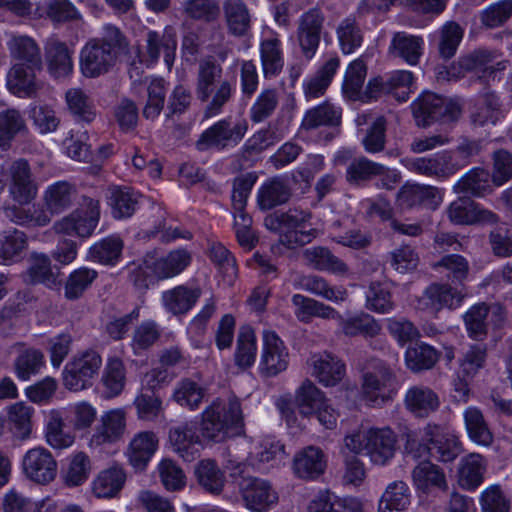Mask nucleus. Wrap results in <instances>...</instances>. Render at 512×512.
I'll list each match as a JSON object with an SVG mask.
<instances>
[{
    "instance_id": "nucleus-1",
    "label": "nucleus",
    "mask_w": 512,
    "mask_h": 512,
    "mask_svg": "<svg viewBox=\"0 0 512 512\" xmlns=\"http://www.w3.org/2000/svg\"><path fill=\"white\" fill-rule=\"evenodd\" d=\"M129 43L120 29L112 24L102 28V36L89 39L80 50L79 68L85 78H98L109 73Z\"/></svg>"
},
{
    "instance_id": "nucleus-2",
    "label": "nucleus",
    "mask_w": 512,
    "mask_h": 512,
    "mask_svg": "<svg viewBox=\"0 0 512 512\" xmlns=\"http://www.w3.org/2000/svg\"><path fill=\"white\" fill-rule=\"evenodd\" d=\"M345 451L364 454L375 465H386L395 455L397 437L390 428L361 425L343 438Z\"/></svg>"
},
{
    "instance_id": "nucleus-3",
    "label": "nucleus",
    "mask_w": 512,
    "mask_h": 512,
    "mask_svg": "<svg viewBox=\"0 0 512 512\" xmlns=\"http://www.w3.org/2000/svg\"><path fill=\"white\" fill-rule=\"evenodd\" d=\"M191 255L185 249H177L166 256H159L156 251L147 252L142 264L130 273V281L140 289H147L155 280L173 278L182 273L190 264Z\"/></svg>"
},
{
    "instance_id": "nucleus-4",
    "label": "nucleus",
    "mask_w": 512,
    "mask_h": 512,
    "mask_svg": "<svg viewBox=\"0 0 512 512\" xmlns=\"http://www.w3.org/2000/svg\"><path fill=\"white\" fill-rule=\"evenodd\" d=\"M242 420L243 414L238 398H216L201 413L199 431L203 439L221 442L232 428L242 423Z\"/></svg>"
},
{
    "instance_id": "nucleus-5",
    "label": "nucleus",
    "mask_w": 512,
    "mask_h": 512,
    "mask_svg": "<svg viewBox=\"0 0 512 512\" xmlns=\"http://www.w3.org/2000/svg\"><path fill=\"white\" fill-rule=\"evenodd\" d=\"M102 366L100 354L88 349L74 354L63 369V385L71 392L90 388Z\"/></svg>"
},
{
    "instance_id": "nucleus-6",
    "label": "nucleus",
    "mask_w": 512,
    "mask_h": 512,
    "mask_svg": "<svg viewBox=\"0 0 512 512\" xmlns=\"http://www.w3.org/2000/svg\"><path fill=\"white\" fill-rule=\"evenodd\" d=\"M99 219V201L85 197L80 208L54 222L52 229L58 235L87 238L94 232Z\"/></svg>"
},
{
    "instance_id": "nucleus-7",
    "label": "nucleus",
    "mask_w": 512,
    "mask_h": 512,
    "mask_svg": "<svg viewBox=\"0 0 512 512\" xmlns=\"http://www.w3.org/2000/svg\"><path fill=\"white\" fill-rule=\"evenodd\" d=\"M247 129L246 121L219 120L200 135L196 148L199 151H207L235 147L244 138Z\"/></svg>"
},
{
    "instance_id": "nucleus-8",
    "label": "nucleus",
    "mask_w": 512,
    "mask_h": 512,
    "mask_svg": "<svg viewBox=\"0 0 512 512\" xmlns=\"http://www.w3.org/2000/svg\"><path fill=\"white\" fill-rule=\"evenodd\" d=\"M127 429V411L114 408L103 412L88 439V447L99 449L123 440Z\"/></svg>"
},
{
    "instance_id": "nucleus-9",
    "label": "nucleus",
    "mask_w": 512,
    "mask_h": 512,
    "mask_svg": "<svg viewBox=\"0 0 512 512\" xmlns=\"http://www.w3.org/2000/svg\"><path fill=\"white\" fill-rule=\"evenodd\" d=\"M312 213L299 207L290 208L279 217V224L284 232L282 243L293 248L305 245L315 239L319 231L311 227Z\"/></svg>"
},
{
    "instance_id": "nucleus-10",
    "label": "nucleus",
    "mask_w": 512,
    "mask_h": 512,
    "mask_svg": "<svg viewBox=\"0 0 512 512\" xmlns=\"http://www.w3.org/2000/svg\"><path fill=\"white\" fill-rule=\"evenodd\" d=\"M466 293L449 284L432 283L416 298L415 307L420 311L437 314L444 308L454 310L461 306Z\"/></svg>"
},
{
    "instance_id": "nucleus-11",
    "label": "nucleus",
    "mask_w": 512,
    "mask_h": 512,
    "mask_svg": "<svg viewBox=\"0 0 512 512\" xmlns=\"http://www.w3.org/2000/svg\"><path fill=\"white\" fill-rule=\"evenodd\" d=\"M288 364L289 352L282 339L271 329L263 330L259 364L261 374L274 377L285 371Z\"/></svg>"
},
{
    "instance_id": "nucleus-12",
    "label": "nucleus",
    "mask_w": 512,
    "mask_h": 512,
    "mask_svg": "<svg viewBox=\"0 0 512 512\" xmlns=\"http://www.w3.org/2000/svg\"><path fill=\"white\" fill-rule=\"evenodd\" d=\"M21 466L25 477L36 484L47 485L57 476V461L44 447L29 449L23 456Z\"/></svg>"
},
{
    "instance_id": "nucleus-13",
    "label": "nucleus",
    "mask_w": 512,
    "mask_h": 512,
    "mask_svg": "<svg viewBox=\"0 0 512 512\" xmlns=\"http://www.w3.org/2000/svg\"><path fill=\"white\" fill-rule=\"evenodd\" d=\"M449 221L454 225H494L499 216L467 197H459L446 208Z\"/></svg>"
},
{
    "instance_id": "nucleus-14",
    "label": "nucleus",
    "mask_w": 512,
    "mask_h": 512,
    "mask_svg": "<svg viewBox=\"0 0 512 512\" xmlns=\"http://www.w3.org/2000/svg\"><path fill=\"white\" fill-rule=\"evenodd\" d=\"M11 199L20 206L30 204L38 194V184L33 177L31 167L27 160L17 159L8 169Z\"/></svg>"
},
{
    "instance_id": "nucleus-15",
    "label": "nucleus",
    "mask_w": 512,
    "mask_h": 512,
    "mask_svg": "<svg viewBox=\"0 0 512 512\" xmlns=\"http://www.w3.org/2000/svg\"><path fill=\"white\" fill-rule=\"evenodd\" d=\"M505 309L498 303H478L464 314V323L470 337L482 340L487 335L488 324L499 326L506 318Z\"/></svg>"
},
{
    "instance_id": "nucleus-16",
    "label": "nucleus",
    "mask_w": 512,
    "mask_h": 512,
    "mask_svg": "<svg viewBox=\"0 0 512 512\" xmlns=\"http://www.w3.org/2000/svg\"><path fill=\"white\" fill-rule=\"evenodd\" d=\"M403 163L407 169L414 173L440 179L451 177L463 166L454 161L453 156L448 152L433 157L405 159Z\"/></svg>"
},
{
    "instance_id": "nucleus-17",
    "label": "nucleus",
    "mask_w": 512,
    "mask_h": 512,
    "mask_svg": "<svg viewBox=\"0 0 512 512\" xmlns=\"http://www.w3.org/2000/svg\"><path fill=\"white\" fill-rule=\"evenodd\" d=\"M240 487L246 507L253 512H266L278 502V493L267 480L243 479Z\"/></svg>"
},
{
    "instance_id": "nucleus-18",
    "label": "nucleus",
    "mask_w": 512,
    "mask_h": 512,
    "mask_svg": "<svg viewBox=\"0 0 512 512\" xmlns=\"http://www.w3.org/2000/svg\"><path fill=\"white\" fill-rule=\"evenodd\" d=\"M177 39L175 31L171 27L165 28L162 33L149 31L146 35V50L143 62L147 65L154 64L163 55L168 69H171L175 59Z\"/></svg>"
},
{
    "instance_id": "nucleus-19",
    "label": "nucleus",
    "mask_w": 512,
    "mask_h": 512,
    "mask_svg": "<svg viewBox=\"0 0 512 512\" xmlns=\"http://www.w3.org/2000/svg\"><path fill=\"white\" fill-rule=\"evenodd\" d=\"M444 200V189L421 184H406L397 194L399 206L413 208L422 206L436 210Z\"/></svg>"
},
{
    "instance_id": "nucleus-20",
    "label": "nucleus",
    "mask_w": 512,
    "mask_h": 512,
    "mask_svg": "<svg viewBox=\"0 0 512 512\" xmlns=\"http://www.w3.org/2000/svg\"><path fill=\"white\" fill-rule=\"evenodd\" d=\"M44 58L48 73L55 79L70 76L73 72V50L57 39L49 38L44 45Z\"/></svg>"
},
{
    "instance_id": "nucleus-21",
    "label": "nucleus",
    "mask_w": 512,
    "mask_h": 512,
    "mask_svg": "<svg viewBox=\"0 0 512 512\" xmlns=\"http://www.w3.org/2000/svg\"><path fill=\"white\" fill-rule=\"evenodd\" d=\"M201 433L194 422H183L169 431V442L184 461L190 462L199 455L197 445L201 444Z\"/></svg>"
},
{
    "instance_id": "nucleus-22",
    "label": "nucleus",
    "mask_w": 512,
    "mask_h": 512,
    "mask_svg": "<svg viewBox=\"0 0 512 512\" xmlns=\"http://www.w3.org/2000/svg\"><path fill=\"white\" fill-rule=\"evenodd\" d=\"M326 466V456L317 446H307L297 452L292 463L293 473L303 480L319 478L325 472Z\"/></svg>"
},
{
    "instance_id": "nucleus-23",
    "label": "nucleus",
    "mask_w": 512,
    "mask_h": 512,
    "mask_svg": "<svg viewBox=\"0 0 512 512\" xmlns=\"http://www.w3.org/2000/svg\"><path fill=\"white\" fill-rule=\"evenodd\" d=\"M36 71H39L38 68L29 64H13L6 77L7 89L21 98L33 97L40 88L36 79Z\"/></svg>"
},
{
    "instance_id": "nucleus-24",
    "label": "nucleus",
    "mask_w": 512,
    "mask_h": 512,
    "mask_svg": "<svg viewBox=\"0 0 512 512\" xmlns=\"http://www.w3.org/2000/svg\"><path fill=\"white\" fill-rule=\"evenodd\" d=\"M323 21L324 17L317 9L307 11L300 18L297 38L307 59H311L317 50Z\"/></svg>"
},
{
    "instance_id": "nucleus-25",
    "label": "nucleus",
    "mask_w": 512,
    "mask_h": 512,
    "mask_svg": "<svg viewBox=\"0 0 512 512\" xmlns=\"http://www.w3.org/2000/svg\"><path fill=\"white\" fill-rule=\"evenodd\" d=\"M127 480L125 469L114 464L97 473L91 483L93 495L99 499H111L117 497L122 491Z\"/></svg>"
},
{
    "instance_id": "nucleus-26",
    "label": "nucleus",
    "mask_w": 512,
    "mask_h": 512,
    "mask_svg": "<svg viewBox=\"0 0 512 512\" xmlns=\"http://www.w3.org/2000/svg\"><path fill=\"white\" fill-rule=\"evenodd\" d=\"M405 408L416 418H427L440 407L438 394L428 386H411L404 396Z\"/></svg>"
},
{
    "instance_id": "nucleus-27",
    "label": "nucleus",
    "mask_w": 512,
    "mask_h": 512,
    "mask_svg": "<svg viewBox=\"0 0 512 512\" xmlns=\"http://www.w3.org/2000/svg\"><path fill=\"white\" fill-rule=\"evenodd\" d=\"M159 440L154 432L136 433L130 440L126 455L131 466L136 470H144L158 449Z\"/></svg>"
},
{
    "instance_id": "nucleus-28",
    "label": "nucleus",
    "mask_w": 512,
    "mask_h": 512,
    "mask_svg": "<svg viewBox=\"0 0 512 512\" xmlns=\"http://www.w3.org/2000/svg\"><path fill=\"white\" fill-rule=\"evenodd\" d=\"M309 364L312 376L327 387L337 385L345 375V365L336 356L327 352L313 355Z\"/></svg>"
},
{
    "instance_id": "nucleus-29",
    "label": "nucleus",
    "mask_w": 512,
    "mask_h": 512,
    "mask_svg": "<svg viewBox=\"0 0 512 512\" xmlns=\"http://www.w3.org/2000/svg\"><path fill=\"white\" fill-rule=\"evenodd\" d=\"M7 48L11 58L16 63H23L43 68L42 52L36 40L28 35L11 34L7 41Z\"/></svg>"
},
{
    "instance_id": "nucleus-30",
    "label": "nucleus",
    "mask_w": 512,
    "mask_h": 512,
    "mask_svg": "<svg viewBox=\"0 0 512 512\" xmlns=\"http://www.w3.org/2000/svg\"><path fill=\"white\" fill-rule=\"evenodd\" d=\"M487 461L477 453L464 456L457 467V483L467 491L477 489L484 481Z\"/></svg>"
},
{
    "instance_id": "nucleus-31",
    "label": "nucleus",
    "mask_w": 512,
    "mask_h": 512,
    "mask_svg": "<svg viewBox=\"0 0 512 512\" xmlns=\"http://www.w3.org/2000/svg\"><path fill=\"white\" fill-rule=\"evenodd\" d=\"M414 486L418 491L429 494L433 490L447 491L448 482L445 472L430 461L420 462L412 471Z\"/></svg>"
},
{
    "instance_id": "nucleus-32",
    "label": "nucleus",
    "mask_w": 512,
    "mask_h": 512,
    "mask_svg": "<svg viewBox=\"0 0 512 512\" xmlns=\"http://www.w3.org/2000/svg\"><path fill=\"white\" fill-rule=\"evenodd\" d=\"M305 263L312 269L344 276L349 273L348 265L335 256L327 247L313 246L302 253Z\"/></svg>"
},
{
    "instance_id": "nucleus-33",
    "label": "nucleus",
    "mask_w": 512,
    "mask_h": 512,
    "mask_svg": "<svg viewBox=\"0 0 512 512\" xmlns=\"http://www.w3.org/2000/svg\"><path fill=\"white\" fill-rule=\"evenodd\" d=\"M77 197L75 185L68 181H57L44 190L43 203L52 213L60 214L73 206Z\"/></svg>"
},
{
    "instance_id": "nucleus-34",
    "label": "nucleus",
    "mask_w": 512,
    "mask_h": 512,
    "mask_svg": "<svg viewBox=\"0 0 512 512\" xmlns=\"http://www.w3.org/2000/svg\"><path fill=\"white\" fill-rule=\"evenodd\" d=\"M228 80L223 79V69L214 59L201 60L198 65L196 95L202 102H207L211 97L213 87Z\"/></svg>"
},
{
    "instance_id": "nucleus-35",
    "label": "nucleus",
    "mask_w": 512,
    "mask_h": 512,
    "mask_svg": "<svg viewBox=\"0 0 512 512\" xmlns=\"http://www.w3.org/2000/svg\"><path fill=\"white\" fill-rule=\"evenodd\" d=\"M424 40L420 36L406 32L393 35L389 46V54L404 60L409 65H417L423 53Z\"/></svg>"
},
{
    "instance_id": "nucleus-36",
    "label": "nucleus",
    "mask_w": 512,
    "mask_h": 512,
    "mask_svg": "<svg viewBox=\"0 0 512 512\" xmlns=\"http://www.w3.org/2000/svg\"><path fill=\"white\" fill-rule=\"evenodd\" d=\"M202 290L200 287H188L179 285L167 290L162 295L164 307L171 313L185 314L196 304L201 297Z\"/></svg>"
},
{
    "instance_id": "nucleus-37",
    "label": "nucleus",
    "mask_w": 512,
    "mask_h": 512,
    "mask_svg": "<svg viewBox=\"0 0 512 512\" xmlns=\"http://www.w3.org/2000/svg\"><path fill=\"white\" fill-rule=\"evenodd\" d=\"M45 439L48 445L54 449H66L75 442V435L66 430L62 412L58 409H51L47 412Z\"/></svg>"
},
{
    "instance_id": "nucleus-38",
    "label": "nucleus",
    "mask_w": 512,
    "mask_h": 512,
    "mask_svg": "<svg viewBox=\"0 0 512 512\" xmlns=\"http://www.w3.org/2000/svg\"><path fill=\"white\" fill-rule=\"evenodd\" d=\"M28 133L26 120L20 110L7 108L0 111V148L10 149L13 140Z\"/></svg>"
},
{
    "instance_id": "nucleus-39",
    "label": "nucleus",
    "mask_w": 512,
    "mask_h": 512,
    "mask_svg": "<svg viewBox=\"0 0 512 512\" xmlns=\"http://www.w3.org/2000/svg\"><path fill=\"white\" fill-rule=\"evenodd\" d=\"M393 374L381 360H371L363 375L364 394L376 401L377 396L386 389L391 382Z\"/></svg>"
},
{
    "instance_id": "nucleus-40",
    "label": "nucleus",
    "mask_w": 512,
    "mask_h": 512,
    "mask_svg": "<svg viewBox=\"0 0 512 512\" xmlns=\"http://www.w3.org/2000/svg\"><path fill=\"white\" fill-rule=\"evenodd\" d=\"M340 66L337 56L329 57L319 70L304 83V95L307 100L323 96Z\"/></svg>"
},
{
    "instance_id": "nucleus-41",
    "label": "nucleus",
    "mask_w": 512,
    "mask_h": 512,
    "mask_svg": "<svg viewBox=\"0 0 512 512\" xmlns=\"http://www.w3.org/2000/svg\"><path fill=\"white\" fill-rule=\"evenodd\" d=\"M140 194L129 187L113 186L109 189L108 204L116 219L131 217L138 208Z\"/></svg>"
},
{
    "instance_id": "nucleus-42",
    "label": "nucleus",
    "mask_w": 512,
    "mask_h": 512,
    "mask_svg": "<svg viewBox=\"0 0 512 512\" xmlns=\"http://www.w3.org/2000/svg\"><path fill=\"white\" fill-rule=\"evenodd\" d=\"M300 287L335 304L345 302L349 296L347 289L343 286H332L326 279L317 275L303 277L300 280Z\"/></svg>"
},
{
    "instance_id": "nucleus-43",
    "label": "nucleus",
    "mask_w": 512,
    "mask_h": 512,
    "mask_svg": "<svg viewBox=\"0 0 512 512\" xmlns=\"http://www.w3.org/2000/svg\"><path fill=\"white\" fill-rule=\"evenodd\" d=\"M460 64L467 72H475L480 80L494 79L495 73L503 69L500 62L494 63L492 55L486 51H474L460 57Z\"/></svg>"
},
{
    "instance_id": "nucleus-44",
    "label": "nucleus",
    "mask_w": 512,
    "mask_h": 512,
    "mask_svg": "<svg viewBox=\"0 0 512 512\" xmlns=\"http://www.w3.org/2000/svg\"><path fill=\"white\" fill-rule=\"evenodd\" d=\"M291 196L287 183L280 177L267 180L259 189L257 201L260 209L270 210L286 203Z\"/></svg>"
},
{
    "instance_id": "nucleus-45",
    "label": "nucleus",
    "mask_w": 512,
    "mask_h": 512,
    "mask_svg": "<svg viewBox=\"0 0 512 512\" xmlns=\"http://www.w3.org/2000/svg\"><path fill=\"white\" fill-rule=\"evenodd\" d=\"M481 101L476 104L470 118L474 126L482 127L486 124H495L501 114V101L495 92L486 89L480 96Z\"/></svg>"
},
{
    "instance_id": "nucleus-46",
    "label": "nucleus",
    "mask_w": 512,
    "mask_h": 512,
    "mask_svg": "<svg viewBox=\"0 0 512 512\" xmlns=\"http://www.w3.org/2000/svg\"><path fill=\"white\" fill-rule=\"evenodd\" d=\"M339 327L345 336L374 337L381 331L378 321L367 313H359L347 318L342 315L338 321Z\"/></svg>"
},
{
    "instance_id": "nucleus-47",
    "label": "nucleus",
    "mask_w": 512,
    "mask_h": 512,
    "mask_svg": "<svg viewBox=\"0 0 512 512\" xmlns=\"http://www.w3.org/2000/svg\"><path fill=\"white\" fill-rule=\"evenodd\" d=\"M327 401L324 392L308 379L302 382L295 393L297 408L304 417H312V414Z\"/></svg>"
},
{
    "instance_id": "nucleus-48",
    "label": "nucleus",
    "mask_w": 512,
    "mask_h": 512,
    "mask_svg": "<svg viewBox=\"0 0 512 512\" xmlns=\"http://www.w3.org/2000/svg\"><path fill=\"white\" fill-rule=\"evenodd\" d=\"M409 504V487L403 481H394L386 487L380 497L378 512H404Z\"/></svg>"
},
{
    "instance_id": "nucleus-49",
    "label": "nucleus",
    "mask_w": 512,
    "mask_h": 512,
    "mask_svg": "<svg viewBox=\"0 0 512 512\" xmlns=\"http://www.w3.org/2000/svg\"><path fill=\"white\" fill-rule=\"evenodd\" d=\"M195 475L199 485L209 493L220 494L226 479L224 472L212 459H203L195 466Z\"/></svg>"
},
{
    "instance_id": "nucleus-50",
    "label": "nucleus",
    "mask_w": 512,
    "mask_h": 512,
    "mask_svg": "<svg viewBox=\"0 0 512 512\" xmlns=\"http://www.w3.org/2000/svg\"><path fill=\"white\" fill-rule=\"evenodd\" d=\"M260 56L265 78L278 76L284 66L283 51L278 38L264 39L260 44Z\"/></svg>"
},
{
    "instance_id": "nucleus-51",
    "label": "nucleus",
    "mask_w": 512,
    "mask_h": 512,
    "mask_svg": "<svg viewBox=\"0 0 512 512\" xmlns=\"http://www.w3.org/2000/svg\"><path fill=\"white\" fill-rule=\"evenodd\" d=\"M223 11L229 31L236 36L245 35L251 26V16L242 0H225Z\"/></svg>"
},
{
    "instance_id": "nucleus-52",
    "label": "nucleus",
    "mask_w": 512,
    "mask_h": 512,
    "mask_svg": "<svg viewBox=\"0 0 512 512\" xmlns=\"http://www.w3.org/2000/svg\"><path fill=\"white\" fill-rule=\"evenodd\" d=\"M442 107L443 98L433 93L421 95L411 105L418 126H426L431 121L440 119L444 113Z\"/></svg>"
},
{
    "instance_id": "nucleus-53",
    "label": "nucleus",
    "mask_w": 512,
    "mask_h": 512,
    "mask_svg": "<svg viewBox=\"0 0 512 512\" xmlns=\"http://www.w3.org/2000/svg\"><path fill=\"white\" fill-rule=\"evenodd\" d=\"M463 416L470 439L479 445L490 446L493 442V434L482 411L477 407H468L465 409Z\"/></svg>"
},
{
    "instance_id": "nucleus-54",
    "label": "nucleus",
    "mask_w": 512,
    "mask_h": 512,
    "mask_svg": "<svg viewBox=\"0 0 512 512\" xmlns=\"http://www.w3.org/2000/svg\"><path fill=\"white\" fill-rule=\"evenodd\" d=\"M92 471L90 457L83 451L71 455L66 469L62 472V480L68 487L84 484Z\"/></svg>"
},
{
    "instance_id": "nucleus-55",
    "label": "nucleus",
    "mask_w": 512,
    "mask_h": 512,
    "mask_svg": "<svg viewBox=\"0 0 512 512\" xmlns=\"http://www.w3.org/2000/svg\"><path fill=\"white\" fill-rule=\"evenodd\" d=\"M367 76V65L364 59L352 61L345 72L342 84L343 94L350 100L362 99V88Z\"/></svg>"
},
{
    "instance_id": "nucleus-56",
    "label": "nucleus",
    "mask_w": 512,
    "mask_h": 512,
    "mask_svg": "<svg viewBox=\"0 0 512 512\" xmlns=\"http://www.w3.org/2000/svg\"><path fill=\"white\" fill-rule=\"evenodd\" d=\"M101 383L106 397L113 398L121 394L126 383L124 363L117 357L109 358L102 373Z\"/></svg>"
},
{
    "instance_id": "nucleus-57",
    "label": "nucleus",
    "mask_w": 512,
    "mask_h": 512,
    "mask_svg": "<svg viewBox=\"0 0 512 512\" xmlns=\"http://www.w3.org/2000/svg\"><path fill=\"white\" fill-rule=\"evenodd\" d=\"M340 119L341 110L328 102H324L306 111L301 128L312 130L321 126L337 125Z\"/></svg>"
},
{
    "instance_id": "nucleus-58",
    "label": "nucleus",
    "mask_w": 512,
    "mask_h": 512,
    "mask_svg": "<svg viewBox=\"0 0 512 512\" xmlns=\"http://www.w3.org/2000/svg\"><path fill=\"white\" fill-rule=\"evenodd\" d=\"M66 103L71 114L79 121L91 123L97 112L90 97L80 88H71L65 94Z\"/></svg>"
},
{
    "instance_id": "nucleus-59",
    "label": "nucleus",
    "mask_w": 512,
    "mask_h": 512,
    "mask_svg": "<svg viewBox=\"0 0 512 512\" xmlns=\"http://www.w3.org/2000/svg\"><path fill=\"white\" fill-rule=\"evenodd\" d=\"M34 409L24 402H17L9 406L8 422L14 435L21 439H27L31 434L32 416Z\"/></svg>"
},
{
    "instance_id": "nucleus-60",
    "label": "nucleus",
    "mask_w": 512,
    "mask_h": 512,
    "mask_svg": "<svg viewBox=\"0 0 512 512\" xmlns=\"http://www.w3.org/2000/svg\"><path fill=\"white\" fill-rule=\"evenodd\" d=\"M97 272L94 269L80 267L73 270L67 277L64 284V297L67 300H77L91 286L97 278Z\"/></svg>"
},
{
    "instance_id": "nucleus-61",
    "label": "nucleus",
    "mask_w": 512,
    "mask_h": 512,
    "mask_svg": "<svg viewBox=\"0 0 512 512\" xmlns=\"http://www.w3.org/2000/svg\"><path fill=\"white\" fill-rule=\"evenodd\" d=\"M123 241L118 236H109L96 242L89 249V258L102 264L114 265L121 257Z\"/></svg>"
},
{
    "instance_id": "nucleus-62",
    "label": "nucleus",
    "mask_w": 512,
    "mask_h": 512,
    "mask_svg": "<svg viewBox=\"0 0 512 512\" xmlns=\"http://www.w3.org/2000/svg\"><path fill=\"white\" fill-rule=\"evenodd\" d=\"M489 181L490 174L488 171L475 168L463 175L453 185V191L457 194L470 193L480 196L489 190Z\"/></svg>"
},
{
    "instance_id": "nucleus-63",
    "label": "nucleus",
    "mask_w": 512,
    "mask_h": 512,
    "mask_svg": "<svg viewBox=\"0 0 512 512\" xmlns=\"http://www.w3.org/2000/svg\"><path fill=\"white\" fill-rule=\"evenodd\" d=\"M257 352L256 336L250 327L241 328L235 351V363L238 367L245 369L255 362Z\"/></svg>"
},
{
    "instance_id": "nucleus-64",
    "label": "nucleus",
    "mask_w": 512,
    "mask_h": 512,
    "mask_svg": "<svg viewBox=\"0 0 512 512\" xmlns=\"http://www.w3.org/2000/svg\"><path fill=\"white\" fill-rule=\"evenodd\" d=\"M206 390L191 379L181 380L173 393V399L182 407L195 410L202 403Z\"/></svg>"
}]
</instances>
